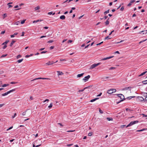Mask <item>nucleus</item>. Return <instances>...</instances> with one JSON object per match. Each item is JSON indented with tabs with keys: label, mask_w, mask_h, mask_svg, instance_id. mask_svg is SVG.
<instances>
[{
	"label": "nucleus",
	"mask_w": 147,
	"mask_h": 147,
	"mask_svg": "<svg viewBox=\"0 0 147 147\" xmlns=\"http://www.w3.org/2000/svg\"><path fill=\"white\" fill-rule=\"evenodd\" d=\"M98 99H99L98 98H95L94 99L91 100L90 101V102H93L96 101V100Z\"/></svg>",
	"instance_id": "obj_16"
},
{
	"label": "nucleus",
	"mask_w": 147,
	"mask_h": 147,
	"mask_svg": "<svg viewBox=\"0 0 147 147\" xmlns=\"http://www.w3.org/2000/svg\"><path fill=\"white\" fill-rule=\"evenodd\" d=\"M90 76L88 75V76L85 77L83 79V80L85 82H86L88 80V79L90 78Z\"/></svg>",
	"instance_id": "obj_5"
},
{
	"label": "nucleus",
	"mask_w": 147,
	"mask_h": 147,
	"mask_svg": "<svg viewBox=\"0 0 147 147\" xmlns=\"http://www.w3.org/2000/svg\"><path fill=\"white\" fill-rule=\"evenodd\" d=\"M136 98L138 99V100L139 101H140L141 102H145V99L142 97L138 96H137Z\"/></svg>",
	"instance_id": "obj_4"
},
{
	"label": "nucleus",
	"mask_w": 147,
	"mask_h": 147,
	"mask_svg": "<svg viewBox=\"0 0 147 147\" xmlns=\"http://www.w3.org/2000/svg\"><path fill=\"white\" fill-rule=\"evenodd\" d=\"M107 93L110 94L113 93V92L112 91L111 89H110L107 90Z\"/></svg>",
	"instance_id": "obj_11"
},
{
	"label": "nucleus",
	"mask_w": 147,
	"mask_h": 147,
	"mask_svg": "<svg viewBox=\"0 0 147 147\" xmlns=\"http://www.w3.org/2000/svg\"><path fill=\"white\" fill-rule=\"evenodd\" d=\"M20 24V21H17V22H16L15 23V24L18 25Z\"/></svg>",
	"instance_id": "obj_39"
},
{
	"label": "nucleus",
	"mask_w": 147,
	"mask_h": 147,
	"mask_svg": "<svg viewBox=\"0 0 147 147\" xmlns=\"http://www.w3.org/2000/svg\"><path fill=\"white\" fill-rule=\"evenodd\" d=\"M147 40V38L146 39H145V40H142L141 41H140L139 42V44L143 42H144L145 41H146Z\"/></svg>",
	"instance_id": "obj_41"
},
{
	"label": "nucleus",
	"mask_w": 147,
	"mask_h": 147,
	"mask_svg": "<svg viewBox=\"0 0 147 147\" xmlns=\"http://www.w3.org/2000/svg\"><path fill=\"white\" fill-rule=\"evenodd\" d=\"M8 94H9L8 93V92L7 91V92H5L4 93H3V94H2L1 95L3 96H4L7 95Z\"/></svg>",
	"instance_id": "obj_21"
},
{
	"label": "nucleus",
	"mask_w": 147,
	"mask_h": 147,
	"mask_svg": "<svg viewBox=\"0 0 147 147\" xmlns=\"http://www.w3.org/2000/svg\"><path fill=\"white\" fill-rule=\"evenodd\" d=\"M57 61H57L55 62L53 61H49V62L46 63V65H50L52 64L55 63H56L57 62Z\"/></svg>",
	"instance_id": "obj_6"
},
{
	"label": "nucleus",
	"mask_w": 147,
	"mask_h": 147,
	"mask_svg": "<svg viewBox=\"0 0 147 147\" xmlns=\"http://www.w3.org/2000/svg\"><path fill=\"white\" fill-rule=\"evenodd\" d=\"M52 103H51L48 106V108H51L52 107Z\"/></svg>",
	"instance_id": "obj_40"
},
{
	"label": "nucleus",
	"mask_w": 147,
	"mask_h": 147,
	"mask_svg": "<svg viewBox=\"0 0 147 147\" xmlns=\"http://www.w3.org/2000/svg\"><path fill=\"white\" fill-rule=\"evenodd\" d=\"M114 57V56H110L109 57H107L101 59V61H103V60H105L107 59H111Z\"/></svg>",
	"instance_id": "obj_7"
},
{
	"label": "nucleus",
	"mask_w": 147,
	"mask_h": 147,
	"mask_svg": "<svg viewBox=\"0 0 147 147\" xmlns=\"http://www.w3.org/2000/svg\"><path fill=\"white\" fill-rule=\"evenodd\" d=\"M114 31V30H113L111 31V32L109 33V35H111V34L113 33V32Z\"/></svg>",
	"instance_id": "obj_61"
},
{
	"label": "nucleus",
	"mask_w": 147,
	"mask_h": 147,
	"mask_svg": "<svg viewBox=\"0 0 147 147\" xmlns=\"http://www.w3.org/2000/svg\"><path fill=\"white\" fill-rule=\"evenodd\" d=\"M9 41V40H6L5 42L3 43L2 44V45H6V44H7L8 42Z\"/></svg>",
	"instance_id": "obj_20"
},
{
	"label": "nucleus",
	"mask_w": 147,
	"mask_h": 147,
	"mask_svg": "<svg viewBox=\"0 0 147 147\" xmlns=\"http://www.w3.org/2000/svg\"><path fill=\"white\" fill-rule=\"evenodd\" d=\"M126 126L125 125H123L121 126V128H123L124 127H125Z\"/></svg>",
	"instance_id": "obj_51"
},
{
	"label": "nucleus",
	"mask_w": 147,
	"mask_h": 147,
	"mask_svg": "<svg viewBox=\"0 0 147 147\" xmlns=\"http://www.w3.org/2000/svg\"><path fill=\"white\" fill-rule=\"evenodd\" d=\"M140 129V130H137L136 131L137 132H140V131H144L146 129Z\"/></svg>",
	"instance_id": "obj_23"
},
{
	"label": "nucleus",
	"mask_w": 147,
	"mask_h": 147,
	"mask_svg": "<svg viewBox=\"0 0 147 147\" xmlns=\"http://www.w3.org/2000/svg\"><path fill=\"white\" fill-rule=\"evenodd\" d=\"M16 113H15L14 115L12 117V118H14L16 116Z\"/></svg>",
	"instance_id": "obj_58"
},
{
	"label": "nucleus",
	"mask_w": 147,
	"mask_h": 147,
	"mask_svg": "<svg viewBox=\"0 0 147 147\" xmlns=\"http://www.w3.org/2000/svg\"><path fill=\"white\" fill-rule=\"evenodd\" d=\"M146 101L147 102V96L145 98V102Z\"/></svg>",
	"instance_id": "obj_64"
},
{
	"label": "nucleus",
	"mask_w": 147,
	"mask_h": 147,
	"mask_svg": "<svg viewBox=\"0 0 147 147\" xmlns=\"http://www.w3.org/2000/svg\"><path fill=\"white\" fill-rule=\"evenodd\" d=\"M99 111L100 112V113H101V114H102L103 113V111L101 110L100 108H99Z\"/></svg>",
	"instance_id": "obj_49"
},
{
	"label": "nucleus",
	"mask_w": 147,
	"mask_h": 147,
	"mask_svg": "<svg viewBox=\"0 0 147 147\" xmlns=\"http://www.w3.org/2000/svg\"><path fill=\"white\" fill-rule=\"evenodd\" d=\"M21 55H18L17 56V59H18L20 57H21Z\"/></svg>",
	"instance_id": "obj_50"
},
{
	"label": "nucleus",
	"mask_w": 147,
	"mask_h": 147,
	"mask_svg": "<svg viewBox=\"0 0 147 147\" xmlns=\"http://www.w3.org/2000/svg\"><path fill=\"white\" fill-rule=\"evenodd\" d=\"M125 110L126 111H133V110H131L130 109H128V108H126V109H125Z\"/></svg>",
	"instance_id": "obj_33"
},
{
	"label": "nucleus",
	"mask_w": 147,
	"mask_h": 147,
	"mask_svg": "<svg viewBox=\"0 0 147 147\" xmlns=\"http://www.w3.org/2000/svg\"><path fill=\"white\" fill-rule=\"evenodd\" d=\"M131 88L130 87H125L124 88L122 89V90H127L128 89H129L130 90V89Z\"/></svg>",
	"instance_id": "obj_10"
},
{
	"label": "nucleus",
	"mask_w": 147,
	"mask_h": 147,
	"mask_svg": "<svg viewBox=\"0 0 147 147\" xmlns=\"http://www.w3.org/2000/svg\"><path fill=\"white\" fill-rule=\"evenodd\" d=\"M100 64H101V63H98L96 64L94 63L91 65V66L90 67L89 69H92L95 68V67H96L97 66L100 65Z\"/></svg>",
	"instance_id": "obj_3"
},
{
	"label": "nucleus",
	"mask_w": 147,
	"mask_h": 147,
	"mask_svg": "<svg viewBox=\"0 0 147 147\" xmlns=\"http://www.w3.org/2000/svg\"><path fill=\"white\" fill-rule=\"evenodd\" d=\"M142 115L143 117H147V115H145L144 114H142Z\"/></svg>",
	"instance_id": "obj_47"
},
{
	"label": "nucleus",
	"mask_w": 147,
	"mask_h": 147,
	"mask_svg": "<svg viewBox=\"0 0 147 147\" xmlns=\"http://www.w3.org/2000/svg\"><path fill=\"white\" fill-rule=\"evenodd\" d=\"M45 49V48H42L40 49L39 50V51H42L44 50Z\"/></svg>",
	"instance_id": "obj_60"
},
{
	"label": "nucleus",
	"mask_w": 147,
	"mask_h": 147,
	"mask_svg": "<svg viewBox=\"0 0 147 147\" xmlns=\"http://www.w3.org/2000/svg\"><path fill=\"white\" fill-rule=\"evenodd\" d=\"M27 110L25 112H23L22 113V115H23V116H24V115H26V112L27 111Z\"/></svg>",
	"instance_id": "obj_53"
},
{
	"label": "nucleus",
	"mask_w": 147,
	"mask_h": 147,
	"mask_svg": "<svg viewBox=\"0 0 147 147\" xmlns=\"http://www.w3.org/2000/svg\"><path fill=\"white\" fill-rule=\"evenodd\" d=\"M107 119L109 121L113 120V119L112 118L107 117Z\"/></svg>",
	"instance_id": "obj_31"
},
{
	"label": "nucleus",
	"mask_w": 147,
	"mask_h": 147,
	"mask_svg": "<svg viewBox=\"0 0 147 147\" xmlns=\"http://www.w3.org/2000/svg\"><path fill=\"white\" fill-rule=\"evenodd\" d=\"M109 18H108V19L105 22V25H107L109 24Z\"/></svg>",
	"instance_id": "obj_13"
},
{
	"label": "nucleus",
	"mask_w": 147,
	"mask_h": 147,
	"mask_svg": "<svg viewBox=\"0 0 147 147\" xmlns=\"http://www.w3.org/2000/svg\"><path fill=\"white\" fill-rule=\"evenodd\" d=\"M16 42V41L14 40H13L11 42V43L10 44V47H12V45H13V43H15V42Z\"/></svg>",
	"instance_id": "obj_17"
},
{
	"label": "nucleus",
	"mask_w": 147,
	"mask_h": 147,
	"mask_svg": "<svg viewBox=\"0 0 147 147\" xmlns=\"http://www.w3.org/2000/svg\"><path fill=\"white\" fill-rule=\"evenodd\" d=\"M84 74V73H82L81 74H78L77 75V78H80L81 77L83 76V75Z\"/></svg>",
	"instance_id": "obj_14"
},
{
	"label": "nucleus",
	"mask_w": 147,
	"mask_h": 147,
	"mask_svg": "<svg viewBox=\"0 0 147 147\" xmlns=\"http://www.w3.org/2000/svg\"><path fill=\"white\" fill-rule=\"evenodd\" d=\"M3 17V19H4L7 16V15L6 13H5L3 15H2Z\"/></svg>",
	"instance_id": "obj_28"
},
{
	"label": "nucleus",
	"mask_w": 147,
	"mask_h": 147,
	"mask_svg": "<svg viewBox=\"0 0 147 147\" xmlns=\"http://www.w3.org/2000/svg\"><path fill=\"white\" fill-rule=\"evenodd\" d=\"M147 72V71L143 72L142 73V74H140V75H139V76H141L143 75H144Z\"/></svg>",
	"instance_id": "obj_19"
},
{
	"label": "nucleus",
	"mask_w": 147,
	"mask_h": 147,
	"mask_svg": "<svg viewBox=\"0 0 147 147\" xmlns=\"http://www.w3.org/2000/svg\"><path fill=\"white\" fill-rule=\"evenodd\" d=\"M85 89H84V88L82 90H79L78 92H83V91Z\"/></svg>",
	"instance_id": "obj_54"
},
{
	"label": "nucleus",
	"mask_w": 147,
	"mask_h": 147,
	"mask_svg": "<svg viewBox=\"0 0 147 147\" xmlns=\"http://www.w3.org/2000/svg\"><path fill=\"white\" fill-rule=\"evenodd\" d=\"M135 1L134 0H131V1H130V3L132 4V3H133Z\"/></svg>",
	"instance_id": "obj_43"
},
{
	"label": "nucleus",
	"mask_w": 147,
	"mask_h": 147,
	"mask_svg": "<svg viewBox=\"0 0 147 147\" xmlns=\"http://www.w3.org/2000/svg\"><path fill=\"white\" fill-rule=\"evenodd\" d=\"M7 47V46L6 45H5L3 47V49H5Z\"/></svg>",
	"instance_id": "obj_59"
},
{
	"label": "nucleus",
	"mask_w": 147,
	"mask_h": 147,
	"mask_svg": "<svg viewBox=\"0 0 147 147\" xmlns=\"http://www.w3.org/2000/svg\"><path fill=\"white\" fill-rule=\"evenodd\" d=\"M139 122V121H132L130 123L128 124L126 126V127H128L134 124H135L136 123H137Z\"/></svg>",
	"instance_id": "obj_2"
},
{
	"label": "nucleus",
	"mask_w": 147,
	"mask_h": 147,
	"mask_svg": "<svg viewBox=\"0 0 147 147\" xmlns=\"http://www.w3.org/2000/svg\"><path fill=\"white\" fill-rule=\"evenodd\" d=\"M49 101V100L48 99H45L44 101H43V102H46V101H47V102H48Z\"/></svg>",
	"instance_id": "obj_63"
},
{
	"label": "nucleus",
	"mask_w": 147,
	"mask_h": 147,
	"mask_svg": "<svg viewBox=\"0 0 147 147\" xmlns=\"http://www.w3.org/2000/svg\"><path fill=\"white\" fill-rule=\"evenodd\" d=\"M54 47H55L54 46H51V47H50V49L51 50V49H53L54 48Z\"/></svg>",
	"instance_id": "obj_52"
},
{
	"label": "nucleus",
	"mask_w": 147,
	"mask_h": 147,
	"mask_svg": "<svg viewBox=\"0 0 147 147\" xmlns=\"http://www.w3.org/2000/svg\"><path fill=\"white\" fill-rule=\"evenodd\" d=\"M7 54H6V55H2L1 56V58H2V57H6V56H7Z\"/></svg>",
	"instance_id": "obj_45"
},
{
	"label": "nucleus",
	"mask_w": 147,
	"mask_h": 147,
	"mask_svg": "<svg viewBox=\"0 0 147 147\" xmlns=\"http://www.w3.org/2000/svg\"><path fill=\"white\" fill-rule=\"evenodd\" d=\"M111 38H110L109 36H107L105 37V40L106 39H110Z\"/></svg>",
	"instance_id": "obj_37"
},
{
	"label": "nucleus",
	"mask_w": 147,
	"mask_h": 147,
	"mask_svg": "<svg viewBox=\"0 0 147 147\" xmlns=\"http://www.w3.org/2000/svg\"><path fill=\"white\" fill-rule=\"evenodd\" d=\"M147 32V30H146L145 31H142L140 32L139 33L140 34L142 32Z\"/></svg>",
	"instance_id": "obj_62"
},
{
	"label": "nucleus",
	"mask_w": 147,
	"mask_h": 147,
	"mask_svg": "<svg viewBox=\"0 0 147 147\" xmlns=\"http://www.w3.org/2000/svg\"><path fill=\"white\" fill-rule=\"evenodd\" d=\"M41 21L42 20H34V21H33L32 23H37L39 21Z\"/></svg>",
	"instance_id": "obj_22"
},
{
	"label": "nucleus",
	"mask_w": 147,
	"mask_h": 147,
	"mask_svg": "<svg viewBox=\"0 0 147 147\" xmlns=\"http://www.w3.org/2000/svg\"><path fill=\"white\" fill-rule=\"evenodd\" d=\"M111 90L113 92V93L116 92V90L115 89H111Z\"/></svg>",
	"instance_id": "obj_48"
},
{
	"label": "nucleus",
	"mask_w": 147,
	"mask_h": 147,
	"mask_svg": "<svg viewBox=\"0 0 147 147\" xmlns=\"http://www.w3.org/2000/svg\"><path fill=\"white\" fill-rule=\"evenodd\" d=\"M23 59H19V60H18L17 62L19 63H20L21 62H22L23 61Z\"/></svg>",
	"instance_id": "obj_35"
},
{
	"label": "nucleus",
	"mask_w": 147,
	"mask_h": 147,
	"mask_svg": "<svg viewBox=\"0 0 147 147\" xmlns=\"http://www.w3.org/2000/svg\"><path fill=\"white\" fill-rule=\"evenodd\" d=\"M135 97H136V96H130V97H128L126 98L127 99H128L129 100V99H131V98H134Z\"/></svg>",
	"instance_id": "obj_26"
},
{
	"label": "nucleus",
	"mask_w": 147,
	"mask_h": 147,
	"mask_svg": "<svg viewBox=\"0 0 147 147\" xmlns=\"http://www.w3.org/2000/svg\"><path fill=\"white\" fill-rule=\"evenodd\" d=\"M65 17L64 15H62L60 16V19L61 20H64L65 19Z\"/></svg>",
	"instance_id": "obj_12"
},
{
	"label": "nucleus",
	"mask_w": 147,
	"mask_h": 147,
	"mask_svg": "<svg viewBox=\"0 0 147 147\" xmlns=\"http://www.w3.org/2000/svg\"><path fill=\"white\" fill-rule=\"evenodd\" d=\"M92 86V85H90L84 88V89H86L87 88H89L90 87H91Z\"/></svg>",
	"instance_id": "obj_30"
},
{
	"label": "nucleus",
	"mask_w": 147,
	"mask_h": 147,
	"mask_svg": "<svg viewBox=\"0 0 147 147\" xmlns=\"http://www.w3.org/2000/svg\"><path fill=\"white\" fill-rule=\"evenodd\" d=\"M9 85V84H3L1 86L2 87H4L7 86H8Z\"/></svg>",
	"instance_id": "obj_24"
},
{
	"label": "nucleus",
	"mask_w": 147,
	"mask_h": 147,
	"mask_svg": "<svg viewBox=\"0 0 147 147\" xmlns=\"http://www.w3.org/2000/svg\"><path fill=\"white\" fill-rule=\"evenodd\" d=\"M142 83L144 84H147V80L143 81H142Z\"/></svg>",
	"instance_id": "obj_32"
},
{
	"label": "nucleus",
	"mask_w": 147,
	"mask_h": 147,
	"mask_svg": "<svg viewBox=\"0 0 147 147\" xmlns=\"http://www.w3.org/2000/svg\"><path fill=\"white\" fill-rule=\"evenodd\" d=\"M49 79L48 78H35L33 80H31V81H34V80H38V79Z\"/></svg>",
	"instance_id": "obj_8"
},
{
	"label": "nucleus",
	"mask_w": 147,
	"mask_h": 147,
	"mask_svg": "<svg viewBox=\"0 0 147 147\" xmlns=\"http://www.w3.org/2000/svg\"><path fill=\"white\" fill-rule=\"evenodd\" d=\"M12 128H13V126H11V127H10L9 128H8V129H7V131H8L10 130Z\"/></svg>",
	"instance_id": "obj_55"
},
{
	"label": "nucleus",
	"mask_w": 147,
	"mask_h": 147,
	"mask_svg": "<svg viewBox=\"0 0 147 147\" xmlns=\"http://www.w3.org/2000/svg\"><path fill=\"white\" fill-rule=\"evenodd\" d=\"M52 13H53V12L51 11L50 12H48V14L49 15H51L52 14Z\"/></svg>",
	"instance_id": "obj_57"
},
{
	"label": "nucleus",
	"mask_w": 147,
	"mask_h": 147,
	"mask_svg": "<svg viewBox=\"0 0 147 147\" xmlns=\"http://www.w3.org/2000/svg\"><path fill=\"white\" fill-rule=\"evenodd\" d=\"M41 144H40L36 146V145H35L34 144H33V147H38L39 146H41Z\"/></svg>",
	"instance_id": "obj_29"
},
{
	"label": "nucleus",
	"mask_w": 147,
	"mask_h": 147,
	"mask_svg": "<svg viewBox=\"0 0 147 147\" xmlns=\"http://www.w3.org/2000/svg\"><path fill=\"white\" fill-rule=\"evenodd\" d=\"M26 20H22L21 22V24H24Z\"/></svg>",
	"instance_id": "obj_36"
},
{
	"label": "nucleus",
	"mask_w": 147,
	"mask_h": 147,
	"mask_svg": "<svg viewBox=\"0 0 147 147\" xmlns=\"http://www.w3.org/2000/svg\"><path fill=\"white\" fill-rule=\"evenodd\" d=\"M47 51H42L41 53H40V54H43V53H47Z\"/></svg>",
	"instance_id": "obj_42"
},
{
	"label": "nucleus",
	"mask_w": 147,
	"mask_h": 147,
	"mask_svg": "<svg viewBox=\"0 0 147 147\" xmlns=\"http://www.w3.org/2000/svg\"><path fill=\"white\" fill-rule=\"evenodd\" d=\"M143 95L144 97H147V93H144Z\"/></svg>",
	"instance_id": "obj_38"
},
{
	"label": "nucleus",
	"mask_w": 147,
	"mask_h": 147,
	"mask_svg": "<svg viewBox=\"0 0 147 147\" xmlns=\"http://www.w3.org/2000/svg\"><path fill=\"white\" fill-rule=\"evenodd\" d=\"M40 7L39 6H37L36 7H35L34 9L35 11L38 10L40 9Z\"/></svg>",
	"instance_id": "obj_25"
},
{
	"label": "nucleus",
	"mask_w": 147,
	"mask_h": 147,
	"mask_svg": "<svg viewBox=\"0 0 147 147\" xmlns=\"http://www.w3.org/2000/svg\"><path fill=\"white\" fill-rule=\"evenodd\" d=\"M73 0H67L65 1L63 3V4L64 3H69V2H70V1H73Z\"/></svg>",
	"instance_id": "obj_18"
},
{
	"label": "nucleus",
	"mask_w": 147,
	"mask_h": 147,
	"mask_svg": "<svg viewBox=\"0 0 147 147\" xmlns=\"http://www.w3.org/2000/svg\"><path fill=\"white\" fill-rule=\"evenodd\" d=\"M54 42L53 40H50L49 41H48L47 42L49 43H52V42Z\"/></svg>",
	"instance_id": "obj_44"
},
{
	"label": "nucleus",
	"mask_w": 147,
	"mask_h": 147,
	"mask_svg": "<svg viewBox=\"0 0 147 147\" xmlns=\"http://www.w3.org/2000/svg\"><path fill=\"white\" fill-rule=\"evenodd\" d=\"M109 9L108 10L105 11L104 13V15H105L107 13H109Z\"/></svg>",
	"instance_id": "obj_27"
},
{
	"label": "nucleus",
	"mask_w": 147,
	"mask_h": 147,
	"mask_svg": "<svg viewBox=\"0 0 147 147\" xmlns=\"http://www.w3.org/2000/svg\"><path fill=\"white\" fill-rule=\"evenodd\" d=\"M103 43V41H102V42H100V43H98V44H96V45L98 46V45H100L102 43Z\"/></svg>",
	"instance_id": "obj_56"
},
{
	"label": "nucleus",
	"mask_w": 147,
	"mask_h": 147,
	"mask_svg": "<svg viewBox=\"0 0 147 147\" xmlns=\"http://www.w3.org/2000/svg\"><path fill=\"white\" fill-rule=\"evenodd\" d=\"M117 96L119 97H120V99H121L119 101L117 102V104H119L120 102L123 101L126 99L124 98V95L122 94H117Z\"/></svg>",
	"instance_id": "obj_1"
},
{
	"label": "nucleus",
	"mask_w": 147,
	"mask_h": 147,
	"mask_svg": "<svg viewBox=\"0 0 147 147\" xmlns=\"http://www.w3.org/2000/svg\"><path fill=\"white\" fill-rule=\"evenodd\" d=\"M57 74L58 76L59 75H62L63 74V72L61 71H57Z\"/></svg>",
	"instance_id": "obj_9"
},
{
	"label": "nucleus",
	"mask_w": 147,
	"mask_h": 147,
	"mask_svg": "<svg viewBox=\"0 0 147 147\" xmlns=\"http://www.w3.org/2000/svg\"><path fill=\"white\" fill-rule=\"evenodd\" d=\"M16 88L15 89H13L11 90H10L9 91H8V92L9 94L11 92H14V91H15V90H16Z\"/></svg>",
	"instance_id": "obj_15"
},
{
	"label": "nucleus",
	"mask_w": 147,
	"mask_h": 147,
	"mask_svg": "<svg viewBox=\"0 0 147 147\" xmlns=\"http://www.w3.org/2000/svg\"><path fill=\"white\" fill-rule=\"evenodd\" d=\"M124 6H122L121 8L120 9V10L121 11H123V10H124Z\"/></svg>",
	"instance_id": "obj_46"
},
{
	"label": "nucleus",
	"mask_w": 147,
	"mask_h": 147,
	"mask_svg": "<svg viewBox=\"0 0 147 147\" xmlns=\"http://www.w3.org/2000/svg\"><path fill=\"white\" fill-rule=\"evenodd\" d=\"M93 134V133L92 132H90L88 134V136H91Z\"/></svg>",
	"instance_id": "obj_34"
}]
</instances>
